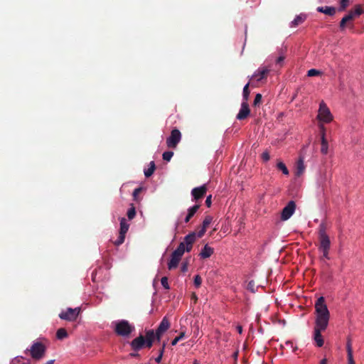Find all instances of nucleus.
Listing matches in <instances>:
<instances>
[{
	"mask_svg": "<svg viewBox=\"0 0 364 364\" xmlns=\"http://www.w3.org/2000/svg\"><path fill=\"white\" fill-rule=\"evenodd\" d=\"M163 355L161 354H159L158 357L155 358V361L158 363H161Z\"/></svg>",
	"mask_w": 364,
	"mask_h": 364,
	"instance_id": "nucleus-51",
	"label": "nucleus"
},
{
	"mask_svg": "<svg viewBox=\"0 0 364 364\" xmlns=\"http://www.w3.org/2000/svg\"><path fill=\"white\" fill-rule=\"evenodd\" d=\"M321 74V72L316 69H311L308 71L307 75L309 77L317 76Z\"/></svg>",
	"mask_w": 364,
	"mask_h": 364,
	"instance_id": "nucleus-39",
	"label": "nucleus"
},
{
	"mask_svg": "<svg viewBox=\"0 0 364 364\" xmlns=\"http://www.w3.org/2000/svg\"><path fill=\"white\" fill-rule=\"evenodd\" d=\"M196 240V233L195 232H192L185 236L183 241L180 244L183 245V247L185 248L186 245H193Z\"/></svg>",
	"mask_w": 364,
	"mask_h": 364,
	"instance_id": "nucleus-18",
	"label": "nucleus"
},
{
	"mask_svg": "<svg viewBox=\"0 0 364 364\" xmlns=\"http://www.w3.org/2000/svg\"><path fill=\"white\" fill-rule=\"evenodd\" d=\"M339 4V11H345L349 6V0H340Z\"/></svg>",
	"mask_w": 364,
	"mask_h": 364,
	"instance_id": "nucleus-34",
	"label": "nucleus"
},
{
	"mask_svg": "<svg viewBox=\"0 0 364 364\" xmlns=\"http://www.w3.org/2000/svg\"><path fill=\"white\" fill-rule=\"evenodd\" d=\"M156 168L154 161H151L149 164V168L144 171V175L146 178L150 177Z\"/></svg>",
	"mask_w": 364,
	"mask_h": 364,
	"instance_id": "nucleus-27",
	"label": "nucleus"
},
{
	"mask_svg": "<svg viewBox=\"0 0 364 364\" xmlns=\"http://www.w3.org/2000/svg\"><path fill=\"white\" fill-rule=\"evenodd\" d=\"M262 159L264 161H268L270 159V156L268 151H265L262 154Z\"/></svg>",
	"mask_w": 364,
	"mask_h": 364,
	"instance_id": "nucleus-41",
	"label": "nucleus"
},
{
	"mask_svg": "<svg viewBox=\"0 0 364 364\" xmlns=\"http://www.w3.org/2000/svg\"><path fill=\"white\" fill-rule=\"evenodd\" d=\"M181 139V133L178 129L175 128L171 131L170 136L166 139V145L168 148L175 149Z\"/></svg>",
	"mask_w": 364,
	"mask_h": 364,
	"instance_id": "nucleus-8",
	"label": "nucleus"
},
{
	"mask_svg": "<svg viewBox=\"0 0 364 364\" xmlns=\"http://www.w3.org/2000/svg\"><path fill=\"white\" fill-rule=\"evenodd\" d=\"M205 231L206 229L202 227V228L196 234V236H198L199 238L202 237L204 235Z\"/></svg>",
	"mask_w": 364,
	"mask_h": 364,
	"instance_id": "nucleus-43",
	"label": "nucleus"
},
{
	"mask_svg": "<svg viewBox=\"0 0 364 364\" xmlns=\"http://www.w3.org/2000/svg\"><path fill=\"white\" fill-rule=\"evenodd\" d=\"M296 207V203L294 200L289 201L282 210L281 220L283 221L289 220L294 213Z\"/></svg>",
	"mask_w": 364,
	"mask_h": 364,
	"instance_id": "nucleus-9",
	"label": "nucleus"
},
{
	"mask_svg": "<svg viewBox=\"0 0 364 364\" xmlns=\"http://www.w3.org/2000/svg\"><path fill=\"white\" fill-rule=\"evenodd\" d=\"M321 154L326 155L328 154V143L326 137H321Z\"/></svg>",
	"mask_w": 364,
	"mask_h": 364,
	"instance_id": "nucleus-23",
	"label": "nucleus"
},
{
	"mask_svg": "<svg viewBox=\"0 0 364 364\" xmlns=\"http://www.w3.org/2000/svg\"><path fill=\"white\" fill-rule=\"evenodd\" d=\"M317 119L322 122L329 123L333 120V116L326 104L321 101L319 105L318 113Z\"/></svg>",
	"mask_w": 364,
	"mask_h": 364,
	"instance_id": "nucleus-6",
	"label": "nucleus"
},
{
	"mask_svg": "<svg viewBox=\"0 0 364 364\" xmlns=\"http://www.w3.org/2000/svg\"><path fill=\"white\" fill-rule=\"evenodd\" d=\"M305 170V166L304 164V160L302 158H299L296 163V175L297 176H301Z\"/></svg>",
	"mask_w": 364,
	"mask_h": 364,
	"instance_id": "nucleus-22",
	"label": "nucleus"
},
{
	"mask_svg": "<svg viewBox=\"0 0 364 364\" xmlns=\"http://www.w3.org/2000/svg\"><path fill=\"white\" fill-rule=\"evenodd\" d=\"M250 114V109L249 105L246 102H242L241 104V108L236 116V119L238 120H243L247 118Z\"/></svg>",
	"mask_w": 364,
	"mask_h": 364,
	"instance_id": "nucleus-12",
	"label": "nucleus"
},
{
	"mask_svg": "<svg viewBox=\"0 0 364 364\" xmlns=\"http://www.w3.org/2000/svg\"><path fill=\"white\" fill-rule=\"evenodd\" d=\"M319 246L318 250L322 252L323 257L329 259L328 252L331 247V241L329 237L326 232L323 225H320L318 232Z\"/></svg>",
	"mask_w": 364,
	"mask_h": 364,
	"instance_id": "nucleus-2",
	"label": "nucleus"
},
{
	"mask_svg": "<svg viewBox=\"0 0 364 364\" xmlns=\"http://www.w3.org/2000/svg\"><path fill=\"white\" fill-rule=\"evenodd\" d=\"M306 19V16L304 14L298 15L291 21V27H296L299 24L302 23Z\"/></svg>",
	"mask_w": 364,
	"mask_h": 364,
	"instance_id": "nucleus-25",
	"label": "nucleus"
},
{
	"mask_svg": "<svg viewBox=\"0 0 364 364\" xmlns=\"http://www.w3.org/2000/svg\"><path fill=\"white\" fill-rule=\"evenodd\" d=\"M316 11L332 16L336 14V9L333 6H318L317 7Z\"/></svg>",
	"mask_w": 364,
	"mask_h": 364,
	"instance_id": "nucleus-17",
	"label": "nucleus"
},
{
	"mask_svg": "<svg viewBox=\"0 0 364 364\" xmlns=\"http://www.w3.org/2000/svg\"><path fill=\"white\" fill-rule=\"evenodd\" d=\"M28 350L33 359L39 360L45 356L46 347L41 342L36 341L32 344Z\"/></svg>",
	"mask_w": 364,
	"mask_h": 364,
	"instance_id": "nucleus-5",
	"label": "nucleus"
},
{
	"mask_svg": "<svg viewBox=\"0 0 364 364\" xmlns=\"http://www.w3.org/2000/svg\"><path fill=\"white\" fill-rule=\"evenodd\" d=\"M213 218L210 215H207L203 221L202 227L207 229L209 225L211 223Z\"/></svg>",
	"mask_w": 364,
	"mask_h": 364,
	"instance_id": "nucleus-35",
	"label": "nucleus"
},
{
	"mask_svg": "<svg viewBox=\"0 0 364 364\" xmlns=\"http://www.w3.org/2000/svg\"><path fill=\"white\" fill-rule=\"evenodd\" d=\"M193 245H185V252H189L191 251Z\"/></svg>",
	"mask_w": 364,
	"mask_h": 364,
	"instance_id": "nucleus-49",
	"label": "nucleus"
},
{
	"mask_svg": "<svg viewBox=\"0 0 364 364\" xmlns=\"http://www.w3.org/2000/svg\"><path fill=\"white\" fill-rule=\"evenodd\" d=\"M270 69L267 67L259 68L252 75V78H257V81H261L267 78Z\"/></svg>",
	"mask_w": 364,
	"mask_h": 364,
	"instance_id": "nucleus-15",
	"label": "nucleus"
},
{
	"mask_svg": "<svg viewBox=\"0 0 364 364\" xmlns=\"http://www.w3.org/2000/svg\"><path fill=\"white\" fill-rule=\"evenodd\" d=\"M144 339L145 337L143 335H139L138 337L135 338L130 343V346L132 349L134 351H139L143 348H144Z\"/></svg>",
	"mask_w": 364,
	"mask_h": 364,
	"instance_id": "nucleus-11",
	"label": "nucleus"
},
{
	"mask_svg": "<svg viewBox=\"0 0 364 364\" xmlns=\"http://www.w3.org/2000/svg\"><path fill=\"white\" fill-rule=\"evenodd\" d=\"M129 355H130L131 357H138V356H139V353H131L129 354Z\"/></svg>",
	"mask_w": 364,
	"mask_h": 364,
	"instance_id": "nucleus-53",
	"label": "nucleus"
},
{
	"mask_svg": "<svg viewBox=\"0 0 364 364\" xmlns=\"http://www.w3.org/2000/svg\"><path fill=\"white\" fill-rule=\"evenodd\" d=\"M127 217L129 220H132L136 215V210L133 205L127 211Z\"/></svg>",
	"mask_w": 364,
	"mask_h": 364,
	"instance_id": "nucleus-32",
	"label": "nucleus"
},
{
	"mask_svg": "<svg viewBox=\"0 0 364 364\" xmlns=\"http://www.w3.org/2000/svg\"><path fill=\"white\" fill-rule=\"evenodd\" d=\"M262 96L261 94L257 93L255 97L254 102H253V106L257 107L259 106L262 102Z\"/></svg>",
	"mask_w": 364,
	"mask_h": 364,
	"instance_id": "nucleus-36",
	"label": "nucleus"
},
{
	"mask_svg": "<svg viewBox=\"0 0 364 364\" xmlns=\"http://www.w3.org/2000/svg\"><path fill=\"white\" fill-rule=\"evenodd\" d=\"M284 58L285 57L284 55L278 57L277 59L276 60V63L281 64L284 61Z\"/></svg>",
	"mask_w": 364,
	"mask_h": 364,
	"instance_id": "nucleus-48",
	"label": "nucleus"
},
{
	"mask_svg": "<svg viewBox=\"0 0 364 364\" xmlns=\"http://www.w3.org/2000/svg\"><path fill=\"white\" fill-rule=\"evenodd\" d=\"M200 205L196 204L192 206L191 208H188V213L186 218H184V222L186 223H188L190 221V220L194 216L196 213L198 211Z\"/></svg>",
	"mask_w": 364,
	"mask_h": 364,
	"instance_id": "nucleus-19",
	"label": "nucleus"
},
{
	"mask_svg": "<svg viewBox=\"0 0 364 364\" xmlns=\"http://www.w3.org/2000/svg\"><path fill=\"white\" fill-rule=\"evenodd\" d=\"M250 83L246 84L243 88L242 97L243 102H247L250 91L249 90Z\"/></svg>",
	"mask_w": 364,
	"mask_h": 364,
	"instance_id": "nucleus-28",
	"label": "nucleus"
},
{
	"mask_svg": "<svg viewBox=\"0 0 364 364\" xmlns=\"http://www.w3.org/2000/svg\"><path fill=\"white\" fill-rule=\"evenodd\" d=\"M207 192L206 185H203L200 187L194 188L191 191V195L194 200H198L204 197Z\"/></svg>",
	"mask_w": 364,
	"mask_h": 364,
	"instance_id": "nucleus-13",
	"label": "nucleus"
},
{
	"mask_svg": "<svg viewBox=\"0 0 364 364\" xmlns=\"http://www.w3.org/2000/svg\"><path fill=\"white\" fill-rule=\"evenodd\" d=\"M346 350H347V356H348V364H355L353 356V348H352V341L350 338H348L346 343Z\"/></svg>",
	"mask_w": 364,
	"mask_h": 364,
	"instance_id": "nucleus-16",
	"label": "nucleus"
},
{
	"mask_svg": "<svg viewBox=\"0 0 364 364\" xmlns=\"http://www.w3.org/2000/svg\"><path fill=\"white\" fill-rule=\"evenodd\" d=\"M185 336H186V333L185 331H182L179 333V335L178 336H176L172 341H171V345L172 346H176L177 344V343L180 341H181L182 339H183L185 338Z\"/></svg>",
	"mask_w": 364,
	"mask_h": 364,
	"instance_id": "nucleus-31",
	"label": "nucleus"
},
{
	"mask_svg": "<svg viewBox=\"0 0 364 364\" xmlns=\"http://www.w3.org/2000/svg\"><path fill=\"white\" fill-rule=\"evenodd\" d=\"M316 320L314 329V339L317 346L322 347L324 341L321 332L324 331L328 325L330 319V312L325 303L323 296L319 297L315 304Z\"/></svg>",
	"mask_w": 364,
	"mask_h": 364,
	"instance_id": "nucleus-1",
	"label": "nucleus"
},
{
	"mask_svg": "<svg viewBox=\"0 0 364 364\" xmlns=\"http://www.w3.org/2000/svg\"><path fill=\"white\" fill-rule=\"evenodd\" d=\"M173 156V152L168 151L164 152L162 156H163V159L164 161H169L171 159Z\"/></svg>",
	"mask_w": 364,
	"mask_h": 364,
	"instance_id": "nucleus-37",
	"label": "nucleus"
},
{
	"mask_svg": "<svg viewBox=\"0 0 364 364\" xmlns=\"http://www.w3.org/2000/svg\"><path fill=\"white\" fill-rule=\"evenodd\" d=\"M202 283V279L199 274L194 277V285L196 288H199Z\"/></svg>",
	"mask_w": 364,
	"mask_h": 364,
	"instance_id": "nucleus-38",
	"label": "nucleus"
},
{
	"mask_svg": "<svg viewBox=\"0 0 364 364\" xmlns=\"http://www.w3.org/2000/svg\"><path fill=\"white\" fill-rule=\"evenodd\" d=\"M165 348H166V343L164 342L161 348L159 350V354H161L162 355H164Z\"/></svg>",
	"mask_w": 364,
	"mask_h": 364,
	"instance_id": "nucleus-50",
	"label": "nucleus"
},
{
	"mask_svg": "<svg viewBox=\"0 0 364 364\" xmlns=\"http://www.w3.org/2000/svg\"><path fill=\"white\" fill-rule=\"evenodd\" d=\"M350 21H352V17L350 16H345L340 22V28L341 30H343L346 28V23Z\"/></svg>",
	"mask_w": 364,
	"mask_h": 364,
	"instance_id": "nucleus-29",
	"label": "nucleus"
},
{
	"mask_svg": "<svg viewBox=\"0 0 364 364\" xmlns=\"http://www.w3.org/2000/svg\"><path fill=\"white\" fill-rule=\"evenodd\" d=\"M144 337V348H151L153 346L154 341H156V336L154 334V331L152 329L146 331Z\"/></svg>",
	"mask_w": 364,
	"mask_h": 364,
	"instance_id": "nucleus-14",
	"label": "nucleus"
},
{
	"mask_svg": "<svg viewBox=\"0 0 364 364\" xmlns=\"http://www.w3.org/2000/svg\"><path fill=\"white\" fill-rule=\"evenodd\" d=\"M134 330V327L127 320H121L115 324L114 332L120 336L128 337Z\"/></svg>",
	"mask_w": 364,
	"mask_h": 364,
	"instance_id": "nucleus-3",
	"label": "nucleus"
},
{
	"mask_svg": "<svg viewBox=\"0 0 364 364\" xmlns=\"http://www.w3.org/2000/svg\"><path fill=\"white\" fill-rule=\"evenodd\" d=\"M286 344H287V346H288V345H290V346L292 347V344H293V343H292L291 342H290V341H288V342H287V343H286Z\"/></svg>",
	"mask_w": 364,
	"mask_h": 364,
	"instance_id": "nucleus-56",
	"label": "nucleus"
},
{
	"mask_svg": "<svg viewBox=\"0 0 364 364\" xmlns=\"http://www.w3.org/2000/svg\"><path fill=\"white\" fill-rule=\"evenodd\" d=\"M171 323L168 318L164 316L160 322L158 328L154 331V334L156 336V341H160L163 334L170 328Z\"/></svg>",
	"mask_w": 364,
	"mask_h": 364,
	"instance_id": "nucleus-10",
	"label": "nucleus"
},
{
	"mask_svg": "<svg viewBox=\"0 0 364 364\" xmlns=\"http://www.w3.org/2000/svg\"><path fill=\"white\" fill-rule=\"evenodd\" d=\"M185 252V248L183 244H179L178 247L172 252L171 255V259L168 263V268L169 270L176 269L179 262L181 259L183 255Z\"/></svg>",
	"mask_w": 364,
	"mask_h": 364,
	"instance_id": "nucleus-4",
	"label": "nucleus"
},
{
	"mask_svg": "<svg viewBox=\"0 0 364 364\" xmlns=\"http://www.w3.org/2000/svg\"><path fill=\"white\" fill-rule=\"evenodd\" d=\"M213 253V249L209 247L208 245H205L200 252L199 256L203 259H206L210 257Z\"/></svg>",
	"mask_w": 364,
	"mask_h": 364,
	"instance_id": "nucleus-21",
	"label": "nucleus"
},
{
	"mask_svg": "<svg viewBox=\"0 0 364 364\" xmlns=\"http://www.w3.org/2000/svg\"><path fill=\"white\" fill-rule=\"evenodd\" d=\"M237 331H238L240 333H242V326H238L237 327Z\"/></svg>",
	"mask_w": 364,
	"mask_h": 364,
	"instance_id": "nucleus-55",
	"label": "nucleus"
},
{
	"mask_svg": "<svg viewBox=\"0 0 364 364\" xmlns=\"http://www.w3.org/2000/svg\"><path fill=\"white\" fill-rule=\"evenodd\" d=\"M211 203H212V196H211V195H210V196H208L206 198V200H205V205L209 208V207H210Z\"/></svg>",
	"mask_w": 364,
	"mask_h": 364,
	"instance_id": "nucleus-45",
	"label": "nucleus"
},
{
	"mask_svg": "<svg viewBox=\"0 0 364 364\" xmlns=\"http://www.w3.org/2000/svg\"><path fill=\"white\" fill-rule=\"evenodd\" d=\"M254 282L252 281L250 282L247 284V289L251 290V291L254 292L255 290H254Z\"/></svg>",
	"mask_w": 364,
	"mask_h": 364,
	"instance_id": "nucleus-47",
	"label": "nucleus"
},
{
	"mask_svg": "<svg viewBox=\"0 0 364 364\" xmlns=\"http://www.w3.org/2000/svg\"><path fill=\"white\" fill-rule=\"evenodd\" d=\"M80 311V307H77L75 309L68 308L65 311H62L59 314V317L63 320L74 321L77 318Z\"/></svg>",
	"mask_w": 364,
	"mask_h": 364,
	"instance_id": "nucleus-7",
	"label": "nucleus"
},
{
	"mask_svg": "<svg viewBox=\"0 0 364 364\" xmlns=\"http://www.w3.org/2000/svg\"><path fill=\"white\" fill-rule=\"evenodd\" d=\"M320 364H327V359L323 358L321 360Z\"/></svg>",
	"mask_w": 364,
	"mask_h": 364,
	"instance_id": "nucleus-54",
	"label": "nucleus"
},
{
	"mask_svg": "<svg viewBox=\"0 0 364 364\" xmlns=\"http://www.w3.org/2000/svg\"><path fill=\"white\" fill-rule=\"evenodd\" d=\"M193 364H198L196 361Z\"/></svg>",
	"mask_w": 364,
	"mask_h": 364,
	"instance_id": "nucleus-59",
	"label": "nucleus"
},
{
	"mask_svg": "<svg viewBox=\"0 0 364 364\" xmlns=\"http://www.w3.org/2000/svg\"><path fill=\"white\" fill-rule=\"evenodd\" d=\"M191 299H193L195 302L197 301L198 297H197V295L196 294V293H194V292L192 293Z\"/></svg>",
	"mask_w": 364,
	"mask_h": 364,
	"instance_id": "nucleus-52",
	"label": "nucleus"
},
{
	"mask_svg": "<svg viewBox=\"0 0 364 364\" xmlns=\"http://www.w3.org/2000/svg\"><path fill=\"white\" fill-rule=\"evenodd\" d=\"M320 128V132H321V137L323 136V137H326V128L323 124H321L319 126Z\"/></svg>",
	"mask_w": 364,
	"mask_h": 364,
	"instance_id": "nucleus-44",
	"label": "nucleus"
},
{
	"mask_svg": "<svg viewBox=\"0 0 364 364\" xmlns=\"http://www.w3.org/2000/svg\"><path fill=\"white\" fill-rule=\"evenodd\" d=\"M68 336V332L65 328H60L56 332V338L59 340H63Z\"/></svg>",
	"mask_w": 364,
	"mask_h": 364,
	"instance_id": "nucleus-26",
	"label": "nucleus"
},
{
	"mask_svg": "<svg viewBox=\"0 0 364 364\" xmlns=\"http://www.w3.org/2000/svg\"><path fill=\"white\" fill-rule=\"evenodd\" d=\"M142 188L141 187L134 189L132 196L134 200H136L138 195L141 193Z\"/></svg>",
	"mask_w": 364,
	"mask_h": 364,
	"instance_id": "nucleus-42",
	"label": "nucleus"
},
{
	"mask_svg": "<svg viewBox=\"0 0 364 364\" xmlns=\"http://www.w3.org/2000/svg\"><path fill=\"white\" fill-rule=\"evenodd\" d=\"M129 225L127 223V220L124 218H122L120 220L119 232L126 235L129 230Z\"/></svg>",
	"mask_w": 364,
	"mask_h": 364,
	"instance_id": "nucleus-24",
	"label": "nucleus"
},
{
	"mask_svg": "<svg viewBox=\"0 0 364 364\" xmlns=\"http://www.w3.org/2000/svg\"><path fill=\"white\" fill-rule=\"evenodd\" d=\"M296 349H297V347H295V348H294V351H295Z\"/></svg>",
	"mask_w": 364,
	"mask_h": 364,
	"instance_id": "nucleus-58",
	"label": "nucleus"
},
{
	"mask_svg": "<svg viewBox=\"0 0 364 364\" xmlns=\"http://www.w3.org/2000/svg\"><path fill=\"white\" fill-rule=\"evenodd\" d=\"M363 13H364L363 9L360 5L358 4L355 5L354 9L350 10L346 16H350L352 17V20H353L356 17L361 15Z\"/></svg>",
	"mask_w": 364,
	"mask_h": 364,
	"instance_id": "nucleus-20",
	"label": "nucleus"
},
{
	"mask_svg": "<svg viewBox=\"0 0 364 364\" xmlns=\"http://www.w3.org/2000/svg\"><path fill=\"white\" fill-rule=\"evenodd\" d=\"M277 168L279 170L282 171L284 175H289V170L283 162H278L277 164Z\"/></svg>",
	"mask_w": 364,
	"mask_h": 364,
	"instance_id": "nucleus-30",
	"label": "nucleus"
},
{
	"mask_svg": "<svg viewBox=\"0 0 364 364\" xmlns=\"http://www.w3.org/2000/svg\"><path fill=\"white\" fill-rule=\"evenodd\" d=\"M14 361H15V362H16H16H20V359H19L18 358H16L14 360Z\"/></svg>",
	"mask_w": 364,
	"mask_h": 364,
	"instance_id": "nucleus-57",
	"label": "nucleus"
},
{
	"mask_svg": "<svg viewBox=\"0 0 364 364\" xmlns=\"http://www.w3.org/2000/svg\"><path fill=\"white\" fill-rule=\"evenodd\" d=\"M125 235H126L125 234H122V233L119 232V237H118L117 240L114 242V244L116 246H119V245H122L124 242Z\"/></svg>",
	"mask_w": 364,
	"mask_h": 364,
	"instance_id": "nucleus-33",
	"label": "nucleus"
},
{
	"mask_svg": "<svg viewBox=\"0 0 364 364\" xmlns=\"http://www.w3.org/2000/svg\"><path fill=\"white\" fill-rule=\"evenodd\" d=\"M161 283L162 286L164 287V289H170L169 284L168 283V278L166 277H163L161 278Z\"/></svg>",
	"mask_w": 364,
	"mask_h": 364,
	"instance_id": "nucleus-40",
	"label": "nucleus"
},
{
	"mask_svg": "<svg viewBox=\"0 0 364 364\" xmlns=\"http://www.w3.org/2000/svg\"><path fill=\"white\" fill-rule=\"evenodd\" d=\"M181 271L183 272H186L188 271V262H183L181 265Z\"/></svg>",
	"mask_w": 364,
	"mask_h": 364,
	"instance_id": "nucleus-46",
	"label": "nucleus"
}]
</instances>
